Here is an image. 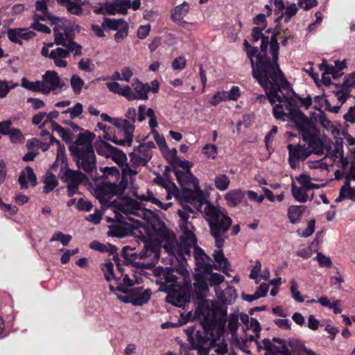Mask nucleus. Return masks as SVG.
<instances>
[{
  "label": "nucleus",
  "instance_id": "nucleus-32",
  "mask_svg": "<svg viewBox=\"0 0 355 355\" xmlns=\"http://www.w3.org/2000/svg\"><path fill=\"white\" fill-rule=\"evenodd\" d=\"M128 23L123 19H110L107 17L104 18L102 23V26L104 29L119 31L123 27L126 26Z\"/></svg>",
  "mask_w": 355,
  "mask_h": 355
},
{
  "label": "nucleus",
  "instance_id": "nucleus-7",
  "mask_svg": "<svg viewBox=\"0 0 355 355\" xmlns=\"http://www.w3.org/2000/svg\"><path fill=\"white\" fill-rule=\"evenodd\" d=\"M125 119H121L123 123L119 126V132L117 135H114L112 141L115 144L122 146H130L133 141V133L135 126L134 125L137 119L136 110L133 107L128 109Z\"/></svg>",
  "mask_w": 355,
  "mask_h": 355
},
{
  "label": "nucleus",
  "instance_id": "nucleus-55",
  "mask_svg": "<svg viewBox=\"0 0 355 355\" xmlns=\"http://www.w3.org/2000/svg\"><path fill=\"white\" fill-rule=\"evenodd\" d=\"M78 68L86 72H92L95 69V65L90 59L82 58L78 63Z\"/></svg>",
  "mask_w": 355,
  "mask_h": 355
},
{
  "label": "nucleus",
  "instance_id": "nucleus-49",
  "mask_svg": "<svg viewBox=\"0 0 355 355\" xmlns=\"http://www.w3.org/2000/svg\"><path fill=\"white\" fill-rule=\"evenodd\" d=\"M109 158L119 165L123 164L127 160L126 155L116 147H113V150H112Z\"/></svg>",
  "mask_w": 355,
  "mask_h": 355
},
{
  "label": "nucleus",
  "instance_id": "nucleus-13",
  "mask_svg": "<svg viewBox=\"0 0 355 355\" xmlns=\"http://www.w3.org/2000/svg\"><path fill=\"white\" fill-rule=\"evenodd\" d=\"M195 244H189L187 243L180 242L178 243L175 238L169 236L164 244V248L170 255L175 257L177 259H186L187 257L191 256V248L194 249Z\"/></svg>",
  "mask_w": 355,
  "mask_h": 355
},
{
  "label": "nucleus",
  "instance_id": "nucleus-31",
  "mask_svg": "<svg viewBox=\"0 0 355 355\" xmlns=\"http://www.w3.org/2000/svg\"><path fill=\"white\" fill-rule=\"evenodd\" d=\"M194 291L198 295V297H201L208 291V285L205 278L201 274H196L194 276L193 282Z\"/></svg>",
  "mask_w": 355,
  "mask_h": 355
},
{
  "label": "nucleus",
  "instance_id": "nucleus-6",
  "mask_svg": "<svg viewBox=\"0 0 355 355\" xmlns=\"http://www.w3.org/2000/svg\"><path fill=\"white\" fill-rule=\"evenodd\" d=\"M54 42L58 46H62L66 49L58 47L53 49L51 56L53 58L56 55L60 58H68L71 53L73 56H78L83 54L81 45L74 41V34L73 31L64 24V19L61 18V21L56 23L53 28Z\"/></svg>",
  "mask_w": 355,
  "mask_h": 355
},
{
  "label": "nucleus",
  "instance_id": "nucleus-51",
  "mask_svg": "<svg viewBox=\"0 0 355 355\" xmlns=\"http://www.w3.org/2000/svg\"><path fill=\"white\" fill-rule=\"evenodd\" d=\"M113 147L112 145L105 141H101L96 146V150L98 153L101 155L105 156L107 158H109L112 150H113Z\"/></svg>",
  "mask_w": 355,
  "mask_h": 355
},
{
  "label": "nucleus",
  "instance_id": "nucleus-15",
  "mask_svg": "<svg viewBox=\"0 0 355 355\" xmlns=\"http://www.w3.org/2000/svg\"><path fill=\"white\" fill-rule=\"evenodd\" d=\"M181 203L182 209L178 210V214L180 218V229L182 232L193 231L194 227L188 221V219L190 217V214H195V210L202 211V207L199 209H196L193 205L187 201L184 196H183Z\"/></svg>",
  "mask_w": 355,
  "mask_h": 355
},
{
  "label": "nucleus",
  "instance_id": "nucleus-21",
  "mask_svg": "<svg viewBox=\"0 0 355 355\" xmlns=\"http://www.w3.org/2000/svg\"><path fill=\"white\" fill-rule=\"evenodd\" d=\"M193 257L196 261V269L203 273L212 272L214 265L211 263V258L200 248L194 246Z\"/></svg>",
  "mask_w": 355,
  "mask_h": 355
},
{
  "label": "nucleus",
  "instance_id": "nucleus-52",
  "mask_svg": "<svg viewBox=\"0 0 355 355\" xmlns=\"http://www.w3.org/2000/svg\"><path fill=\"white\" fill-rule=\"evenodd\" d=\"M72 237L69 234H64L61 232H57L53 234L52 237L50 239V242H54V241H60V243L66 246L69 244V243L71 241Z\"/></svg>",
  "mask_w": 355,
  "mask_h": 355
},
{
  "label": "nucleus",
  "instance_id": "nucleus-29",
  "mask_svg": "<svg viewBox=\"0 0 355 355\" xmlns=\"http://www.w3.org/2000/svg\"><path fill=\"white\" fill-rule=\"evenodd\" d=\"M311 190L304 187H297L294 184H292L291 191L293 198L300 202H305L309 199L311 200L313 198V193L311 194L309 198L308 191Z\"/></svg>",
  "mask_w": 355,
  "mask_h": 355
},
{
  "label": "nucleus",
  "instance_id": "nucleus-57",
  "mask_svg": "<svg viewBox=\"0 0 355 355\" xmlns=\"http://www.w3.org/2000/svg\"><path fill=\"white\" fill-rule=\"evenodd\" d=\"M151 133L153 135L154 139L161 151L162 153H164V150H168V146L164 137L160 135L157 130L151 131Z\"/></svg>",
  "mask_w": 355,
  "mask_h": 355
},
{
  "label": "nucleus",
  "instance_id": "nucleus-19",
  "mask_svg": "<svg viewBox=\"0 0 355 355\" xmlns=\"http://www.w3.org/2000/svg\"><path fill=\"white\" fill-rule=\"evenodd\" d=\"M128 294L130 300L126 299L125 297L118 296V297L124 302H130L133 305L141 306L148 302L151 293L149 290L143 291V288L139 286L132 288Z\"/></svg>",
  "mask_w": 355,
  "mask_h": 355
},
{
  "label": "nucleus",
  "instance_id": "nucleus-24",
  "mask_svg": "<svg viewBox=\"0 0 355 355\" xmlns=\"http://www.w3.org/2000/svg\"><path fill=\"white\" fill-rule=\"evenodd\" d=\"M7 35L10 41L22 44V40H28L35 35V33L26 28H9Z\"/></svg>",
  "mask_w": 355,
  "mask_h": 355
},
{
  "label": "nucleus",
  "instance_id": "nucleus-17",
  "mask_svg": "<svg viewBox=\"0 0 355 355\" xmlns=\"http://www.w3.org/2000/svg\"><path fill=\"white\" fill-rule=\"evenodd\" d=\"M265 92H266V96L263 95V94H259L257 95V101H258L259 103H265L266 99L268 98L269 102L272 104V105H274L273 106V108L272 110L274 109V107L277 105H282V107H283V112H284V110H287L286 108V102H287V101H290V100H295L296 102L297 100L293 98L292 97V96L293 95H295V94L294 93L292 87H291V89H290V92L288 91V94L286 92V90H278L277 92V96H273L272 97V101H270V97L268 94V92H266V89L262 87ZM298 104V103H297Z\"/></svg>",
  "mask_w": 355,
  "mask_h": 355
},
{
  "label": "nucleus",
  "instance_id": "nucleus-50",
  "mask_svg": "<svg viewBox=\"0 0 355 355\" xmlns=\"http://www.w3.org/2000/svg\"><path fill=\"white\" fill-rule=\"evenodd\" d=\"M336 89L337 90L335 92L336 96L339 101H340L342 103H344L349 96L350 91L343 85H336Z\"/></svg>",
  "mask_w": 355,
  "mask_h": 355
},
{
  "label": "nucleus",
  "instance_id": "nucleus-42",
  "mask_svg": "<svg viewBox=\"0 0 355 355\" xmlns=\"http://www.w3.org/2000/svg\"><path fill=\"white\" fill-rule=\"evenodd\" d=\"M44 192L48 193L52 191L58 185L55 175L52 173H47L44 179Z\"/></svg>",
  "mask_w": 355,
  "mask_h": 355
},
{
  "label": "nucleus",
  "instance_id": "nucleus-35",
  "mask_svg": "<svg viewBox=\"0 0 355 355\" xmlns=\"http://www.w3.org/2000/svg\"><path fill=\"white\" fill-rule=\"evenodd\" d=\"M298 5L295 3H292L286 6L284 10L281 15L278 17L276 21L284 19L285 23H288L293 17H294L298 10Z\"/></svg>",
  "mask_w": 355,
  "mask_h": 355
},
{
  "label": "nucleus",
  "instance_id": "nucleus-23",
  "mask_svg": "<svg viewBox=\"0 0 355 355\" xmlns=\"http://www.w3.org/2000/svg\"><path fill=\"white\" fill-rule=\"evenodd\" d=\"M152 156L151 153L139 148V146L135 147L134 150L129 154L130 162L135 167L147 165Z\"/></svg>",
  "mask_w": 355,
  "mask_h": 355
},
{
  "label": "nucleus",
  "instance_id": "nucleus-47",
  "mask_svg": "<svg viewBox=\"0 0 355 355\" xmlns=\"http://www.w3.org/2000/svg\"><path fill=\"white\" fill-rule=\"evenodd\" d=\"M70 83L74 94H80L85 84L84 80L79 76L74 74L71 78Z\"/></svg>",
  "mask_w": 355,
  "mask_h": 355
},
{
  "label": "nucleus",
  "instance_id": "nucleus-2",
  "mask_svg": "<svg viewBox=\"0 0 355 355\" xmlns=\"http://www.w3.org/2000/svg\"><path fill=\"white\" fill-rule=\"evenodd\" d=\"M285 105L288 113L283 112L282 105H277L273 109L274 117L282 121L291 120L294 122L303 140L309 144L308 147L300 144L288 145V162L291 168L295 169L299 166V161L305 160L312 153H322L323 146L317 138L318 130L314 122L299 109L297 102L295 100H288Z\"/></svg>",
  "mask_w": 355,
  "mask_h": 355
},
{
  "label": "nucleus",
  "instance_id": "nucleus-25",
  "mask_svg": "<svg viewBox=\"0 0 355 355\" xmlns=\"http://www.w3.org/2000/svg\"><path fill=\"white\" fill-rule=\"evenodd\" d=\"M215 292L218 300L223 304H231L237 297L236 289L233 286H227L224 290L219 286L215 287Z\"/></svg>",
  "mask_w": 355,
  "mask_h": 355
},
{
  "label": "nucleus",
  "instance_id": "nucleus-39",
  "mask_svg": "<svg viewBox=\"0 0 355 355\" xmlns=\"http://www.w3.org/2000/svg\"><path fill=\"white\" fill-rule=\"evenodd\" d=\"M21 86L28 90L35 92H41L43 94V87H42L41 80L32 82L29 81L26 78H22L21 80Z\"/></svg>",
  "mask_w": 355,
  "mask_h": 355
},
{
  "label": "nucleus",
  "instance_id": "nucleus-38",
  "mask_svg": "<svg viewBox=\"0 0 355 355\" xmlns=\"http://www.w3.org/2000/svg\"><path fill=\"white\" fill-rule=\"evenodd\" d=\"M213 256L216 263L218 265V267H215L216 269L219 268L224 271L228 268L229 262L227 259L225 258L222 248H218L217 250H215Z\"/></svg>",
  "mask_w": 355,
  "mask_h": 355
},
{
  "label": "nucleus",
  "instance_id": "nucleus-4",
  "mask_svg": "<svg viewBox=\"0 0 355 355\" xmlns=\"http://www.w3.org/2000/svg\"><path fill=\"white\" fill-rule=\"evenodd\" d=\"M204 209L205 218L209 225L210 234L214 239L217 248H223L225 240L229 239L227 232L230 230L232 220L227 211L211 205L206 198V202L202 205Z\"/></svg>",
  "mask_w": 355,
  "mask_h": 355
},
{
  "label": "nucleus",
  "instance_id": "nucleus-28",
  "mask_svg": "<svg viewBox=\"0 0 355 355\" xmlns=\"http://www.w3.org/2000/svg\"><path fill=\"white\" fill-rule=\"evenodd\" d=\"M167 293L166 301L178 307H184L189 302L185 295L175 292V290Z\"/></svg>",
  "mask_w": 355,
  "mask_h": 355
},
{
  "label": "nucleus",
  "instance_id": "nucleus-16",
  "mask_svg": "<svg viewBox=\"0 0 355 355\" xmlns=\"http://www.w3.org/2000/svg\"><path fill=\"white\" fill-rule=\"evenodd\" d=\"M119 259L114 258V261L116 262L118 267V276L116 277V287H114L112 284H110V289L111 291H120L123 293H128L134 285L133 280L130 279L128 275L125 273V268H122L118 262Z\"/></svg>",
  "mask_w": 355,
  "mask_h": 355
},
{
  "label": "nucleus",
  "instance_id": "nucleus-41",
  "mask_svg": "<svg viewBox=\"0 0 355 355\" xmlns=\"http://www.w3.org/2000/svg\"><path fill=\"white\" fill-rule=\"evenodd\" d=\"M106 86L111 92L122 96L127 99L128 85L121 87L119 83L112 81L107 83Z\"/></svg>",
  "mask_w": 355,
  "mask_h": 355
},
{
  "label": "nucleus",
  "instance_id": "nucleus-9",
  "mask_svg": "<svg viewBox=\"0 0 355 355\" xmlns=\"http://www.w3.org/2000/svg\"><path fill=\"white\" fill-rule=\"evenodd\" d=\"M127 187L128 181L123 177L119 183L102 182L94 190V195L102 205L112 206L111 199L114 196L122 195Z\"/></svg>",
  "mask_w": 355,
  "mask_h": 355
},
{
  "label": "nucleus",
  "instance_id": "nucleus-44",
  "mask_svg": "<svg viewBox=\"0 0 355 355\" xmlns=\"http://www.w3.org/2000/svg\"><path fill=\"white\" fill-rule=\"evenodd\" d=\"M214 184L216 189L224 191L229 187L230 180L226 175L219 174L215 177Z\"/></svg>",
  "mask_w": 355,
  "mask_h": 355
},
{
  "label": "nucleus",
  "instance_id": "nucleus-12",
  "mask_svg": "<svg viewBox=\"0 0 355 355\" xmlns=\"http://www.w3.org/2000/svg\"><path fill=\"white\" fill-rule=\"evenodd\" d=\"M173 268L166 267L156 268L154 273L156 276L155 282L160 286V290L165 293L174 291L177 286V276Z\"/></svg>",
  "mask_w": 355,
  "mask_h": 355
},
{
  "label": "nucleus",
  "instance_id": "nucleus-37",
  "mask_svg": "<svg viewBox=\"0 0 355 355\" xmlns=\"http://www.w3.org/2000/svg\"><path fill=\"white\" fill-rule=\"evenodd\" d=\"M239 312L230 313L228 317V329L232 334V342L234 340V338L237 336V329L239 325Z\"/></svg>",
  "mask_w": 355,
  "mask_h": 355
},
{
  "label": "nucleus",
  "instance_id": "nucleus-14",
  "mask_svg": "<svg viewBox=\"0 0 355 355\" xmlns=\"http://www.w3.org/2000/svg\"><path fill=\"white\" fill-rule=\"evenodd\" d=\"M42 87L43 94L47 95L53 92L58 94L57 89L64 90L67 89V85L62 82L55 71L48 70L42 76Z\"/></svg>",
  "mask_w": 355,
  "mask_h": 355
},
{
  "label": "nucleus",
  "instance_id": "nucleus-10",
  "mask_svg": "<svg viewBox=\"0 0 355 355\" xmlns=\"http://www.w3.org/2000/svg\"><path fill=\"white\" fill-rule=\"evenodd\" d=\"M60 179L67 184V194L69 197L78 193L79 186L86 178V176L78 170H72L67 166V160L60 163Z\"/></svg>",
  "mask_w": 355,
  "mask_h": 355
},
{
  "label": "nucleus",
  "instance_id": "nucleus-3",
  "mask_svg": "<svg viewBox=\"0 0 355 355\" xmlns=\"http://www.w3.org/2000/svg\"><path fill=\"white\" fill-rule=\"evenodd\" d=\"M172 164L177 180L183 190V196L196 209H200L206 202V196L200 190L198 180L190 171L191 163L176 157Z\"/></svg>",
  "mask_w": 355,
  "mask_h": 355
},
{
  "label": "nucleus",
  "instance_id": "nucleus-61",
  "mask_svg": "<svg viewBox=\"0 0 355 355\" xmlns=\"http://www.w3.org/2000/svg\"><path fill=\"white\" fill-rule=\"evenodd\" d=\"M210 274L208 280L209 282L210 286H215V287L218 286L219 284L223 282L225 277L223 275L216 273V272H209Z\"/></svg>",
  "mask_w": 355,
  "mask_h": 355
},
{
  "label": "nucleus",
  "instance_id": "nucleus-30",
  "mask_svg": "<svg viewBox=\"0 0 355 355\" xmlns=\"http://www.w3.org/2000/svg\"><path fill=\"white\" fill-rule=\"evenodd\" d=\"M49 138L50 146L53 144H56L58 145L56 160L52 166L53 168H55L58 166L60 163H63L64 161H66L65 147L53 135H49Z\"/></svg>",
  "mask_w": 355,
  "mask_h": 355
},
{
  "label": "nucleus",
  "instance_id": "nucleus-27",
  "mask_svg": "<svg viewBox=\"0 0 355 355\" xmlns=\"http://www.w3.org/2000/svg\"><path fill=\"white\" fill-rule=\"evenodd\" d=\"M245 197V192L240 189H234L230 191L225 196L227 205L230 207H234L242 201Z\"/></svg>",
  "mask_w": 355,
  "mask_h": 355
},
{
  "label": "nucleus",
  "instance_id": "nucleus-22",
  "mask_svg": "<svg viewBox=\"0 0 355 355\" xmlns=\"http://www.w3.org/2000/svg\"><path fill=\"white\" fill-rule=\"evenodd\" d=\"M259 338H257L256 334L254 336L245 334L244 338H239L238 336L234 338V340L232 342V344L239 347L243 352L246 353H250L248 350L250 345L254 343L259 351L261 349L265 350V355H266V349L264 348L263 340H262L261 343L258 341Z\"/></svg>",
  "mask_w": 355,
  "mask_h": 355
},
{
  "label": "nucleus",
  "instance_id": "nucleus-58",
  "mask_svg": "<svg viewBox=\"0 0 355 355\" xmlns=\"http://www.w3.org/2000/svg\"><path fill=\"white\" fill-rule=\"evenodd\" d=\"M319 68L321 71H323V74H331L334 78L338 76V71L335 69V67L327 64L325 60L319 64Z\"/></svg>",
  "mask_w": 355,
  "mask_h": 355
},
{
  "label": "nucleus",
  "instance_id": "nucleus-1",
  "mask_svg": "<svg viewBox=\"0 0 355 355\" xmlns=\"http://www.w3.org/2000/svg\"><path fill=\"white\" fill-rule=\"evenodd\" d=\"M266 27H254L252 30V41L257 42L261 40L260 49L257 46L247 51L250 60L252 73L259 84L263 87L272 101V97L277 96L278 90L290 92L291 85L284 76L278 64L279 44L277 40L278 33H273L269 40L262 31Z\"/></svg>",
  "mask_w": 355,
  "mask_h": 355
},
{
  "label": "nucleus",
  "instance_id": "nucleus-54",
  "mask_svg": "<svg viewBox=\"0 0 355 355\" xmlns=\"http://www.w3.org/2000/svg\"><path fill=\"white\" fill-rule=\"evenodd\" d=\"M83 105L80 103H77L73 107L64 110L62 114H69L71 119L79 116L83 113Z\"/></svg>",
  "mask_w": 355,
  "mask_h": 355
},
{
  "label": "nucleus",
  "instance_id": "nucleus-5",
  "mask_svg": "<svg viewBox=\"0 0 355 355\" xmlns=\"http://www.w3.org/2000/svg\"><path fill=\"white\" fill-rule=\"evenodd\" d=\"M95 135L86 131L79 133L76 139L69 146V150L79 168L87 173L96 169V159L92 145Z\"/></svg>",
  "mask_w": 355,
  "mask_h": 355
},
{
  "label": "nucleus",
  "instance_id": "nucleus-33",
  "mask_svg": "<svg viewBox=\"0 0 355 355\" xmlns=\"http://www.w3.org/2000/svg\"><path fill=\"white\" fill-rule=\"evenodd\" d=\"M190 6L188 2L184 1L182 3L175 7L171 14V19L175 21H181L189 13Z\"/></svg>",
  "mask_w": 355,
  "mask_h": 355
},
{
  "label": "nucleus",
  "instance_id": "nucleus-8",
  "mask_svg": "<svg viewBox=\"0 0 355 355\" xmlns=\"http://www.w3.org/2000/svg\"><path fill=\"white\" fill-rule=\"evenodd\" d=\"M112 207L114 209L116 220L121 223L128 224L129 222H137L133 216H136L140 204L130 198H123L119 200H114Z\"/></svg>",
  "mask_w": 355,
  "mask_h": 355
},
{
  "label": "nucleus",
  "instance_id": "nucleus-43",
  "mask_svg": "<svg viewBox=\"0 0 355 355\" xmlns=\"http://www.w3.org/2000/svg\"><path fill=\"white\" fill-rule=\"evenodd\" d=\"M49 21L52 25L61 21V18L53 16L49 12H41V14L35 13L33 15V21Z\"/></svg>",
  "mask_w": 355,
  "mask_h": 355
},
{
  "label": "nucleus",
  "instance_id": "nucleus-46",
  "mask_svg": "<svg viewBox=\"0 0 355 355\" xmlns=\"http://www.w3.org/2000/svg\"><path fill=\"white\" fill-rule=\"evenodd\" d=\"M18 86V83L12 81L0 80V98H5L11 89Z\"/></svg>",
  "mask_w": 355,
  "mask_h": 355
},
{
  "label": "nucleus",
  "instance_id": "nucleus-40",
  "mask_svg": "<svg viewBox=\"0 0 355 355\" xmlns=\"http://www.w3.org/2000/svg\"><path fill=\"white\" fill-rule=\"evenodd\" d=\"M53 52V49L49 51L48 46H43L41 51V53L44 57H49L52 59L56 67L60 68H65L67 66V62L64 60L66 58H60L56 55L55 58L51 56V53Z\"/></svg>",
  "mask_w": 355,
  "mask_h": 355
},
{
  "label": "nucleus",
  "instance_id": "nucleus-62",
  "mask_svg": "<svg viewBox=\"0 0 355 355\" xmlns=\"http://www.w3.org/2000/svg\"><path fill=\"white\" fill-rule=\"evenodd\" d=\"M217 148L214 144H206L202 148V153L208 158L214 159L217 155Z\"/></svg>",
  "mask_w": 355,
  "mask_h": 355
},
{
  "label": "nucleus",
  "instance_id": "nucleus-48",
  "mask_svg": "<svg viewBox=\"0 0 355 355\" xmlns=\"http://www.w3.org/2000/svg\"><path fill=\"white\" fill-rule=\"evenodd\" d=\"M296 180L299 183H300L302 185V187H304L307 189H313L320 188V186L318 184L311 182L312 178L309 175L306 173L301 174L296 178Z\"/></svg>",
  "mask_w": 355,
  "mask_h": 355
},
{
  "label": "nucleus",
  "instance_id": "nucleus-18",
  "mask_svg": "<svg viewBox=\"0 0 355 355\" xmlns=\"http://www.w3.org/2000/svg\"><path fill=\"white\" fill-rule=\"evenodd\" d=\"M127 100H147L148 98V93L150 90V86L148 83L144 84L139 79L135 78L132 83V87L128 85Z\"/></svg>",
  "mask_w": 355,
  "mask_h": 355
},
{
  "label": "nucleus",
  "instance_id": "nucleus-20",
  "mask_svg": "<svg viewBox=\"0 0 355 355\" xmlns=\"http://www.w3.org/2000/svg\"><path fill=\"white\" fill-rule=\"evenodd\" d=\"M263 345L266 349V355H291V351L282 339L278 338H273L272 340L265 339Z\"/></svg>",
  "mask_w": 355,
  "mask_h": 355
},
{
  "label": "nucleus",
  "instance_id": "nucleus-36",
  "mask_svg": "<svg viewBox=\"0 0 355 355\" xmlns=\"http://www.w3.org/2000/svg\"><path fill=\"white\" fill-rule=\"evenodd\" d=\"M304 211L303 206L292 205L288 207V217L291 223L295 224L300 221Z\"/></svg>",
  "mask_w": 355,
  "mask_h": 355
},
{
  "label": "nucleus",
  "instance_id": "nucleus-26",
  "mask_svg": "<svg viewBox=\"0 0 355 355\" xmlns=\"http://www.w3.org/2000/svg\"><path fill=\"white\" fill-rule=\"evenodd\" d=\"M138 257L141 259H149L152 263L159 259V250L157 246L149 243L144 245Z\"/></svg>",
  "mask_w": 355,
  "mask_h": 355
},
{
  "label": "nucleus",
  "instance_id": "nucleus-60",
  "mask_svg": "<svg viewBox=\"0 0 355 355\" xmlns=\"http://www.w3.org/2000/svg\"><path fill=\"white\" fill-rule=\"evenodd\" d=\"M290 284H291V292L292 297H293V299L299 302H304V300L300 295V293L298 291V285H297V282L294 279H292L291 281Z\"/></svg>",
  "mask_w": 355,
  "mask_h": 355
},
{
  "label": "nucleus",
  "instance_id": "nucleus-53",
  "mask_svg": "<svg viewBox=\"0 0 355 355\" xmlns=\"http://www.w3.org/2000/svg\"><path fill=\"white\" fill-rule=\"evenodd\" d=\"M318 119L321 125L327 131L331 132V133H334L336 131V127L334 125L332 122L327 119L325 113L321 112L318 116Z\"/></svg>",
  "mask_w": 355,
  "mask_h": 355
},
{
  "label": "nucleus",
  "instance_id": "nucleus-11",
  "mask_svg": "<svg viewBox=\"0 0 355 355\" xmlns=\"http://www.w3.org/2000/svg\"><path fill=\"white\" fill-rule=\"evenodd\" d=\"M190 349H197L198 355L202 349H210L214 347V341L211 340L209 334L205 329L194 331V327H189L185 330Z\"/></svg>",
  "mask_w": 355,
  "mask_h": 355
},
{
  "label": "nucleus",
  "instance_id": "nucleus-63",
  "mask_svg": "<svg viewBox=\"0 0 355 355\" xmlns=\"http://www.w3.org/2000/svg\"><path fill=\"white\" fill-rule=\"evenodd\" d=\"M226 101H227L226 92H217L211 98L210 103L212 105L216 106L218 105L220 102Z\"/></svg>",
  "mask_w": 355,
  "mask_h": 355
},
{
  "label": "nucleus",
  "instance_id": "nucleus-59",
  "mask_svg": "<svg viewBox=\"0 0 355 355\" xmlns=\"http://www.w3.org/2000/svg\"><path fill=\"white\" fill-rule=\"evenodd\" d=\"M196 241L197 239L193 231L182 232V235L180 236V242L196 245Z\"/></svg>",
  "mask_w": 355,
  "mask_h": 355
},
{
  "label": "nucleus",
  "instance_id": "nucleus-45",
  "mask_svg": "<svg viewBox=\"0 0 355 355\" xmlns=\"http://www.w3.org/2000/svg\"><path fill=\"white\" fill-rule=\"evenodd\" d=\"M101 270L104 273V277L107 282L112 279L116 281V277L118 276V271L116 273L114 272V264L111 261H107L101 267Z\"/></svg>",
  "mask_w": 355,
  "mask_h": 355
},
{
  "label": "nucleus",
  "instance_id": "nucleus-34",
  "mask_svg": "<svg viewBox=\"0 0 355 355\" xmlns=\"http://www.w3.org/2000/svg\"><path fill=\"white\" fill-rule=\"evenodd\" d=\"M351 199L355 201V189L350 187V183L345 181V185L340 189L339 196L336 199V202H341L344 199Z\"/></svg>",
  "mask_w": 355,
  "mask_h": 355
},
{
  "label": "nucleus",
  "instance_id": "nucleus-64",
  "mask_svg": "<svg viewBox=\"0 0 355 355\" xmlns=\"http://www.w3.org/2000/svg\"><path fill=\"white\" fill-rule=\"evenodd\" d=\"M115 6L120 10V14L126 15L130 8V0H113Z\"/></svg>",
  "mask_w": 355,
  "mask_h": 355
},
{
  "label": "nucleus",
  "instance_id": "nucleus-56",
  "mask_svg": "<svg viewBox=\"0 0 355 355\" xmlns=\"http://www.w3.org/2000/svg\"><path fill=\"white\" fill-rule=\"evenodd\" d=\"M315 259L318 261L320 267H327L330 268L333 266V263L329 257L325 256L322 252H318Z\"/></svg>",
  "mask_w": 355,
  "mask_h": 355
}]
</instances>
